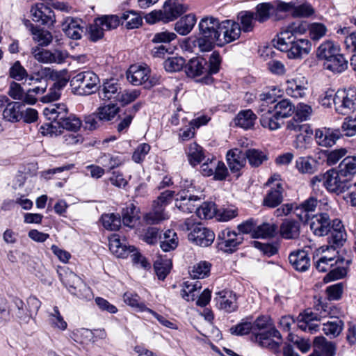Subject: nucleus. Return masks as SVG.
Returning a JSON list of instances; mask_svg holds the SVG:
<instances>
[{"label":"nucleus","mask_w":356,"mask_h":356,"mask_svg":"<svg viewBox=\"0 0 356 356\" xmlns=\"http://www.w3.org/2000/svg\"><path fill=\"white\" fill-rule=\"evenodd\" d=\"M221 63V58L217 51H213L209 61L202 57L190 59L185 65V72L188 76L192 78L201 77L200 79L206 83L212 81L211 76L218 72Z\"/></svg>","instance_id":"1"},{"label":"nucleus","mask_w":356,"mask_h":356,"mask_svg":"<svg viewBox=\"0 0 356 356\" xmlns=\"http://www.w3.org/2000/svg\"><path fill=\"white\" fill-rule=\"evenodd\" d=\"M45 118L56 122L59 127L76 131L81 126V121L74 115L68 113V108L64 104H54L49 105L43 110Z\"/></svg>","instance_id":"2"},{"label":"nucleus","mask_w":356,"mask_h":356,"mask_svg":"<svg viewBox=\"0 0 356 356\" xmlns=\"http://www.w3.org/2000/svg\"><path fill=\"white\" fill-rule=\"evenodd\" d=\"M289 32H281L275 40V47L282 51H286L289 58H301L307 55L312 48V44L307 39H296L289 37Z\"/></svg>","instance_id":"3"},{"label":"nucleus","mask_w":356,"mask_h":356,"mask_svg":"<svg viewBox=\"0 0 356 356\" xmlns=\"http://www.w3.org/2000/svg\"><path fill=\"white\" fill-rule=\"evenodd\" d=\"M99 83V77L91 71L79 72L71 80L72 86L78 94L82 95H88L96 91Z\"/></svg>","instance_id":"4"},{"label":"nucleus","mask_w":356,"mask_h":356,"mask_svg":"<svg viewBox=\"0 0 356 356\" xmlns=\"http://www.w3.org/2000/svg\"><path fill=\"white\" fill-rule=\"evenodd\" d=\"M334 104L337 113L347 115L356 109V88L338 90L334 98Z\"/></svg>","instance_id":"5"},{"label":"nucleus","mask_w":356,"mask_h":356,"mask_svg":"<svg viewBox=\"0 0 356 356\" xmlns=\"http://www.w3.org/2000/svg\"><path fill=\"white\" fill-rule=\"evenodd\" d=\"M337 254V252H332V255H323L316 261V268L319 272L329 271L327 276L332 280H338L346 275V270L343 267L337 266L332 269L338 263Z\"/></svg>","instance_id":"6"},{"label":"nucleus","mask_w":356,"mask_h":356,"mask_svg":"<svg viewBox=\"0 0 356 356\" xmlns=\"http://www.w3.org/2000/svg\"><path fill=\"white\" fill-rule=\"evenodd\" d=\"M324 177V185L330 192L337 194L342 193L348 191L351 186L349 178L342 175L338 169L327 170Z\"/></svg>","instance_id":"7"},{"label":"nucleus","mask_w":356,"mask_h":356,"mask_svg":"<svg viewBox=\"0 0 356 356\" xmlns=\"http://www.w3.org/2000/svg\"><path fill=\"white\" fill-rule=\"evenodd\" d=\"M266 185L270 186L263 200V204L269 208H275L283 201V183L280 175H274L267 181Z\"/></svg>","instance_id":"8"},{"label":"nucleus","mask_w":356,"mask_h":356,"mask_svg":"<svg viewBox=\"0 0 356 356\" xmlns=\"http://www.w3.org/2000/svg\"><path fill=\"white\" fill-rule=\"evenodd\" d=\"M31 53L38 62L43 64H62L68 57L66 51L54 49L51 51L39 46L32 47Z\"/></svg>","instance_id":"9"},{"label":"nucleus","mask_w":356,"mask_h":356,"mask_svg":"<svg viewBox=\"0 0 356 356\" xmlns=\"http://www.w3.org/2000/svg\"><path fill=\"white\" fill-rule=\"evenodd\" d=\"M219 31L218 46L222 47L238 40L241 33V27L238 23L227 19L221 22Z\"/></svg>","instance_id":"10"},{"label":"nucleus","mask_w":356,"mask_h":356,"mask_svg":"<svg viewBox=\"0 0 356 356\" xmlns=\"http://www.w3.org/2000/svg\"><path fill=\"white\" fill-rule=\"evenodd\" d=\"M218 245L225 252H234L238 246L242 243L243 237L241 234H237L228 228L222 230L218 236Z\"/></svg>","instance_id":"11"},{"label":"nucleus","mask_w":356,"mask_h":356,"mask_svg":"<svg viewBox=\"0 0 356 356\" xmlns=\"http://www.w3.org/2000/svg\"><path fill=\"white\" fill-rule=\"evenodd\" d=\"M188 240L201 247L211 245L215 238L213 232L201 224L194 225L191 232L188 235Z\"/></svg>","instance_id":"12"},{"label":"nucleus","mask_w":356,"mask_h":356,"mask_svg":"<svg viewBox=\"0 0 356 356\" xmlns=\"http://www.w3.org/2000/svg\"><path fill=\"white\" fill-rule=\"evenodd\" d=\"M254 340L261 347L277 351L282 343V337L277 329L270 327L268 331L257 334Z\"/></svg>","instance_id":"13"},{"label":"nucleus","mask_w":356,"mask_h":356,"mask_svg":"<svg viewBox=\"0 0 356 356\" xmlns=\"http://www.w3.org/2000/svg\"><path fill=\"white\" fill-rule=\"evenodd\" d=\"M307 80L301 75L298 74L288 79L286 81V93L293 98H302L306 96L308 90Z\"/></svg>","instance_id":"14"},{"label":"nucleus","mask_w":356,"mask_h":356,"mask_svg":"<svg viewBox=\"0 0 356 356\" xmlns=\"http://www.w3.org/2000/svg\"><path fill=\"white\" fill-rule=\"evenodd\" d=\"M328 309L330 317L327 321L322 323V330L330 339H334L341 333L344 323L339 318L334 316L337 312L336 308L330 307Z\"/></svg>","instance_id":"15"},{"label":"nucleus","mask_w":356,"mask_h":356,"mask_svg":"<svg viewBox=\"0 0 356 356\" xmlns=\"http://www.w3.org/2000/svg\"><path fill=\"white\" fill-rule=\"evenodd\" d=\"M329 234L327 242L330 246L327 247L326 250L328 252L330 250L336 252V248L343 245L346 236L343 225L339 220L334 219L332 220V228L329 231Z\"/></svg>","instance_id":"16"},{"label":"nucleus","mask_w":356,"mask_h":356,"mask_svg":"<svg viewBox=\"0 0 356 356\" xmlns=\"http://www.w3.org/2000/svg\"><path fill=\"white\" fill-rule=\"evenodd\" d=\"M319 321H321L319 315L307 309L298 315L297 325L302 331L314 334L319 330V325L314 322Z\"/></svg>","instance_id":"17"},{"label":"nucleus","mask_w":356,"mask_h":356,"mask_svg":"<svg viewBox=\"0 0 356 356\" xmlns=\"http://www.w3.org/2000/svg\"><path fill=\"white\" fill-rule=\"evenodd\" d=\"M32 19L47 26H52L55 22L54 11L44 3H37L31 9Z\"/></svg>","instance_id":"18"},{"label":"nucleus","mask_w":356,"mask_h":356,"mask_svg":"<svg viewBox=\"0 0 356 356\" xmlns=\"http://www.w3.org/2000/svg\"><path fill=\"white\" fill-rule=\"evenodd\" d=\"M188 9L181 0H167L162 9L164 17V22H169L175 20Z\"/></svg>","instance_id":"19"},{"label":"nucleus","mask_w":356,"mask_h":356,"mask_svg":"<svg viewBox=\"0 0 356 356\" xmlns=\"http://www.w3.org/2000/svg\"><path fill=\"white\" fill-rule=\"evenodd\" d=\"M215 300L220 309L231 313L238 308L236 295L232 291L222 290L216 293Z\"/></svg>","instance_id":"20"},{"label":"nucleus","mask_w":356,"mask_h":356,"mask_svg":"<svg viewBox=\"0 0 356 356\" xmlns=\"http://www.w3.org/2000/svg\"><path fill=\"white\" fill-rule=\"evenodd\" d=\"M221 22L213 17L202 18L199 22L198 27L200 35H207L218 40Z\"/></svg>","instance_id":"21"},{"label":"nucleus","mask_w":356,"mask_h":356,"mask_svg":"<svg viewBox=\"0 0 356 356\" xmlns=\"http://www.w3.org/2000/svg\"><path fill=\"white\" fill-rule=\"evenodd\" d=\"M310 227L316 236H323L328 234L332 228L330 216L326 213L316 215Z\"/></svg>","instance_id":"22"},{"label":"nucleus","mask_w":356,"mask_h":356,"mask_svg":"<svg viewBox=\"0 0 356 356\" xmlns=\"http://www.w3.org/2000/svg\"><path fill=\"white\" fill-rule=\"evenodd\" d=\"M340 136L341 134L339 130L323 128L316 131L315 139L318 145L331 147L336 143Z\"/></svg>","instance_id":"23"},{"label":"nucleus","mask_w":356,"mask_h":356,"mask_svg":"<svg viewBox=\"0 0 356 356\" xmlns=\"http://www.w3.org/2000/svg\"><path fill=\"white\" fill-rule=\"evenodd\" d=\"M121 87L118 80L111 79L103 82L99 90V95L103 100L115 99L118 100Z\"/></svg>","instance_id":"24"},{"label":"nucleus","mask_w":356,"mask_h":356,"mask_svg":"<svg viewBox=\"0 0 356 356\" xmlns=\"http://www.w3.org/2000/svg\"><path fill=\"white\" fill-rule=\"evenodd\" d=\"M150 70L147 66L132 65L129 67L127 78L133 85H141L149 79Z\"/></svg>","instance_id":"25"},{"label":"nucleus","mask_w":356,"mask_h":356,"mask_svg":"<svg viewBox=\"0 0 356 356\" xmlns=\"http://www.w3.org/2000/svg\"><path fill=\"white\" fill-rule=\"evenodd\" d=\"M291 265L298 271L305 272L310 266V259L308 253L304 250L292 252L289 256Z\"/></svg>","instance_id":"26"},{"label":"nucleus","mask_w":356,"mask_h":356,"mask_svg":"<svg viewBox=\"0 0 356 356\" xmlns=\"http://www.w3.org/2000/svg\"><path fill=\"white\" fill-rule=\"evenodd\" d=\"M82 21L73 17H67L62 24V30L65 34L73 40L81 39L83 33Z\"/></svg>","instance_id":"27"},{"label":"nucleus","mask_w":356,"mask_h":356,"mask_svg":"<svg viewBox=\"0 0 356 356\" xmlns=\"http://www.w3.org/2000/svg\"><path fill=\"white\" fill-rule=\"evenodd\" d=\"M227 161L230 170L232 172H237L246 163L245 154L238 148L231 149L227 154Z\"/></svg>","instance_id":"28"},{"label":"nucleus","mask_w":356,"mask_h":356,"mask_svg":"<svg viewBox=\"0 0 356 356\" xmlns=\"http://www.w3.org/2000/svg\"><path fill=\"white\" fill-rule=\"evenodd\" d=\"M295 168L302 175H312L317 172L318 162L311 156H300L296 160Z\"/></svg>","instance_id":"29"},{"label":"nucleus","mask_w":356,"mask_h":356,"mask_svg":"<svg viewBox=\"0 0 356 356\" xmlns=\"http://www.w3.org/2000/svg\"><path fill=\"white\" fill-rule=\"evenodd\" d=\"M60 280L68 289L69 292L76 293V289L83 280L72 271L61 268L58 270Z\"/></svg>","instance_id":"30"},{"label":"nucleus","mask_w":356,"mask_h":356,"mask_svg":"<svg viewBox=\"0 0 356 356\" xmlns=\"http://www.w3.org/2000/svg\"><path fill=\"white\" fill-rule=\"evenodd\" d=\"M317 204V199L314 197H309L300 205L295 207L294 213L300 220L307 222L309 218V213L315 211Z\"/></svg>","instance_id":"31"},{"label":"nucleus","mask_w":356,"mask_h":356,"mask_svg":"<svg viewBox=\"0 0 356 356\" xmlns=\"http://www.w3.org/2000/svg\"><path fill=\"white\" fill-rule=\"evenodd\" d=\"M23 103L18 102H10L6 104L3 111V118L10 122L20 121L22 118Z\"/></svg>","instance_id":"32"},{"label":"nucleus","mask_w":356,"mask_h":356,"mask_svg":"<svg viewBox=\"0 0 356 356\" xmlns=\"http://www.w3.org/2000/svg\"><path fill=\"white\" fill-rule=\"evenodd\" d=\"M340 51L338 44L332 40H326L321 43L316 50V56L323 62L329 60L336 54Z\"/></svg>","instance_id":"33"},{"label":"nucleus","mask_w":356,"mask_h":356,"mask_svg":"<svg viewBox=\"0 0 356 356\" xmlns=\"http://www.w3.org/2000/svg\"><path fill=\"white\" fill-rule=\"evenodd\" d=\"M109 249L117 257H125L128 252H133L134 247H127L126 244L121 242L118 235H113L109 238Z\"/></svg>","instance_id":"34"},{"label":"nucleus","mask_w":356,"mask_h":356,"mask_svg":"<svg viewBox=\"0 0 356 356\" xmlns=\"http://www.w3.org/2000/svg\"><path fill=\"white\" fill-rule=\"evenodd\" d=\"M323 66L334 73H341L348 68V60L339 51L329 60L323 62Z\"/></svg>","instance_id":"35"},{"label":"nucleus","mask_w":356,"mask_h":356,"mask_svg":"<svg viewBox=\"0 0 356 356\" xmlns=\"http://www.w3.org/2000/svg\"><path fill=\"white\" fill-rule=\"evenodd\" d=\"M199 202L200 198L197 196L190 195L187 197L181 195L179 198L176 200L175 206L181 211L189 213L197 211Z\"/></svg>","instance_id":"36"},{"label":"nucleus","mask_w":356,"mask_h":356,"mask_svg":"<svg viewBox=\"0 0 356 356\" xmlns=\"http://www.w3.org/2000/svg\"><path fill=\"white\" fill-rule=\"evenodd\" d=\"M256 119L257 116L252 111L246 109L241 111L237 114L234 118V122L236 126L243 129H249L254 127Z\"/></svg>","instance_id":"37"},{"label":"nucleus","mask_w":356,"mask_h":356,"mask_svg":"<svg viewBox=\"0 0 356 356\" xmlns=\"http://www.w3.org/2000/svg\"><path fill=\"white\" fill-rule=\"evenodd\" d=\"M313 345L315 349L321 351L324 356H334L336 346L332 341H328L323 336H318L314 339Z\"/></svg>","instance_id":"38"},{"label":"nucleus","mask_w":356,"mask_h":356,"mask_svg":"<svg viewBox=\"0 0 356 356\" xmlns=\"http://www.w3.org/2000/svg\"><path fill=\"white\" fill-rule=\"evenodd\" d=\"M196 23V17L193 14H188L182 17L175 24V30L181 35L188 34L193 29Z\"/></svg>","instance_id":"39"},{"label":"nucleus","mask_w":356,"mask_h":356,"mask_svg":"<svg viewBox=\"0 0 356 356\" xmlns=\"http://www.w3.org/2000/svg\"><path fill=\"white\" fill-rule=\"evenodd\" d=\"M282 236L286 239L296 238L300 235V225L297 221L286 220L280 227Z\"/></svg>","instance_id":"40"},{"label":"nucleus","mask_w":356,"mask_h":356,"mask_svg":"<svg viewBox=\"0 0 356 356\" xmlns=\"http://www.w3.org/2000/svg\"><path fill=\"white\" fill-rule=\"evenodd\" d=\"M160 247L164 252L175 250L178 245V237L177 233L171 229L166 230L163 236H159Z\"/></svg>","instance_id":"41"},{"label":"nucleus","mask_w":356,"mask_h":356,"mask_svg":"<svg viewBox=\"0 0 356 356\" xmlns=\"http://www.w3.org/2000/svg\"><path fill=\"white\" fill-rule=\"evenodd\" d=\"M244 152L246 159L252 167H258L268 159L266 152L258 149H248Z\"/></svg>","instance_id":"42"},{"label":"nucleus","mask_w":356,"mask_h":356,"mask_svg":"<svg viewBox=\"0 0 356 356\" xmlns=\"http://www.w3.org/2000/svg\"><path fill=\"white\" fill-rule=\"evenodd\" d=\"M188 160L190 164L195 166L204 159V153L202 148L196 143H191L186 150Z\"/></svg>","instance_id":"43"},{"label":"nucleus","mask_w":356,"mask_h":356,"mask_svg":"<svg viewBox=\"0 0 356 356\" xmlns=\"http://www.w3.org/2000/svg\"><path fill=\"white\" fill-rule=\"evenodd\" d=\"M294 109V106L287 99H282L273 105V112L280 119L291 116L293 113Z\"/></svg>","instance_id":"44"},{"label":"nucleus","mask_w":356,"mask_h":356,"mask_svg":"<svg viewBox=\"0 0 356 356\" xmlns=\"http://www.w3.org/2000/svg\"><path fill=\"white\" fill-rule=\"evenodd\" d=\"M342 175L351 180L356 174V156H347L339 165L337 168Z\"/></svg>","instance_id":"45"},{"label":"nucleus","mask_w":356,"mask_h":356,"mask_svg":"<svg viewBox=\"0 0 356 356\" xmlns=\"http://www.w3.org/2000/svg\"><path fill=\"white\" fill-rule=\"evenodd\" d=\"M271 3L273 11V19L276 21L284 19L285 13L292 10L293 8V3L291 2L286 3L280 0H275Z\"/></svg>","instance_id":"46"},{"label":"nucleus","mask_w":356,"mask_h":356,"mask_svg":"<svg viewBox=\"0 0 356 356\" xmlns=\"http://www.w3.org/2000/svg\"><path fill=\"white\" fill-rule=\"evenodd\" d=\"M154 268L158 278L163 280L170 271L172 261L170 259L160 257L154 261Z\"/></svg>","instance_id":"47"},{"label":"nucleus","mask_w":356,"mask_h":356,"mask_svg":"<svg viewBox=\"0 0 356 356\" xmlns=\"http://www.w3.org/2000/svg\"><path fill=\"white\" fill-rule=\"evenodd\" d=\"M30 30L34 41L38 42V46H48L52 41V35L50 32L40 29L30 24Z\"/></svg>","instance_id":"48"},{"label":"nucleus","mask_w":356,"mask_h":356,"mask_svg":"<svg viewBox=\"0 0 356 356\" xmlns=\"http://www.w3.org/2000/svg\"><path fill=\"white\" fill-rule=\"evenodd\" d=\"M211 264L206 261L195 264L189 270L190 275L193 279H203L209 276Z\"/></svg>","instance_id":"49"},{"label":"nucleus","mask_w":356,"mask_h":356,"mask_svg":"<svg viewBox=\"0 0 356 356\" xmlns=\"http://www.w3.org/2000/svg\"><path fill=\"white\" fill-rule=\"evenodd\" d=\"M193 279L186 281L184 283V288L181 290V296L187 301H193L195 300V292L202 288L200 282Z\"/></svg>","instance_id":"50"},{"label":"nucleus","mask_w":356,"mask_h":356,"mask_svg":"<svg viewBox=\"0 0 356 356\" xmlns=\"http://www.w3.org/2000/svg\"><path fill=\"white\" fill-rule=\"evenodd\" d=\"M99 162L108 170L114 169L124 163V159L122 155H113L104 154L99 158Z\"/></svg>","instance_id":"51"},{"label":"nucleus","mask_w":356,"mask_h":356,"mask_svg":"<svg viewBox=\"0 0 356 356\" xmlns=\"http://www.w3.org/2000/svg\"><path fill=\"white\" fill-rule=\"evenodd\" d=\"M121 19L126 22L125 26L128 29H137L143 24L141 16L133 10L124 12L121 17Z\"/></svg>","instance_id":"52"},{"label":"nucleus","mask_w":356,"mask_h":356,"mask_svg":"<svg viewBox=\"0 0 356 356\" xmlns=\"http://www.w3.org/2000/svg\"><path fill=\"white\" fill-rule=\"evenodd\" d=\"M276 231V226L273 223L264 222L256 227L252 233L253 238H267L273 237Z\"/></svg>","instance_id":"53"},{"label":"nucleus","mask_w":356,"mask_h":356,"mask_svg":"<svg viewBox=\"0 0 356 356\" xmlns=\"http://www.w3.org/2000/svg\"><path fill=\"white\" fill-rule=\"evenodd\" d=\"M168 218V215L165 211L160 209L159 207H154L152 204V210L147 213L143 217L144 220L147 224L153 225L157 224L162 220Z\"/></svg>","instance_id":"54"},{"label":"nucleus","mask_w":356,"mask_h":356,"mask_svg":"<svg viewBox=\"0 0 356 356\" xmlns=\"http://www.w3.org/2000/svg\"><path fill=\"white\" fill-rule=\"evenodd\" d=\"M270 17L273 18V11L271 2L261 3L256 6L255 19L264 22Z\"/></svg>","instance_id":"55"},{"label":"nucleus","mask_w":356,"mask_h":356,"mask_svg":"<svg viewBox=\"0 0 356 356\" xmlns=\"http://www.w3.org/2000/svg\"><path fill=\"white\" fill-rule=\"evenodd\" d=\"M307 132H302L296 135V139L293 143V146L295 149L302 152L307 149L311 142V137L313 134L312 128L309 129Z\"/></svg>","instance_id":"56"},{"label":"nucleus","mask_w":356,"mask_h":356,"mask_svg":"<svg viewBox=\"0 0 356 356\" xmlns=\"http://www.w3.org/2000/svg\"><path fill=\"white\" fill-rule=\"evenodd\" d=\"M177 38V35L173 32L164 31L157 32L151 35L150 42L153 44H168Z\"/></svg>","instance_id":"57"},{"label":"nucleus","mask_w":356,"mask_h":356,"mask_svg":"<svg viewBox=\"0 0 356 356\" xmlns=\"http://www.w3.org/2000/svg\"><path fill=\"white\" fill-rule=\"evenodd\" d=\"M119 107L115 104H108L97 109V114L102 122L113 120L119 112Z\"/></svg>","instance_id":"58"},{"label":"nucleus","mask_w":356,"mask_h":356,"mask_svg":"<svg viewBox=\"0 0 356 356\" xmlns=\"http://www.w3.org/2000/svg\"><path fill=\"white\" fill-rule=\"evenodd\" d=\"M123 299L127 305L135 308L138 312H147L149 309V308L146 307L145 305L140 301V297L136 293L127 292L124 294Z\"/></svg>","instance_id":"59"},{"label":"nucleus","mask_w":356,"mask_h":356,"mask_svg":"<svg viewBox=\"0 0 356 356\" xmlns=\"http://www.w3.org/2000/svg\"><path fill=\"white\" fill-rule=\"evenodd\" d=\"M217 209L216 204L213 202H204L200 205L198 204L196 213L201 219H210L214 216H216Z\"/></svg>","instance_id":"60"},{"label":"nucleus","mask_w":356,"mask_h":356,"mask_svg":"<svg viewBox=\"0 0 356 356\" xmlns=\"http://www.w3.org/2000/svg\"><path fill=\"white\" fill-rule=\"evenodd\" d=\"M102 222L104 227L108 230H118L121 225V219L118 215L105 213L102 216Z\"/></svg>","instance_id":"61"},{"label":"nucleus","mask_w":356,"mask_h":356,"mask_svg":"<svg viewBox=\"0 0 356 356\" xmlns=\"http://www.w3.org/2000/svg\"><path fill=\"white\" fill-rule=\"evenodd\" d=\"M49 322L54 328L65 330L67 327V322L64 320L57 307H54L49 314Z\"/></svg>","instance_id":"62"},{"label":"nucleus","mask_w":356,"mask_h":356,"mask_svg":"<svg viewBox=\"0 0 356 356\" xmlns=\"http://www.w3.org/2000/svg\"><path fill=\"white\" fill-rule=\"evenodd\" d=\"M280 120L278 116L275 115V113H266V114H261L260 118V122L263 127L268 128L270 130H277L280 128Z\"/></svg>","instance_id":"63"},{"label":"nucleus","mask_w":356,"mask_h":356,"mask_svg":"<svg viewBox=\"0 0 356 356\" xmlns=\"http://www.w3.org/2000/svg\"><path fill=\"white\" fill-rule=\"evenodd\" d=\"M102 22L96 18L93 22L90 24L87 29V33L90 40L97 42L104 37V30L102 26Z\"/></svg>","instance_id":"64"}]
</instances>
